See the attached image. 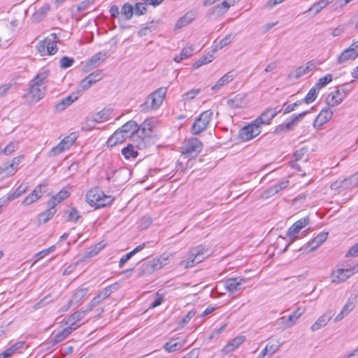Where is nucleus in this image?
I'll use <instances>...</instances> for the list:
<instances>
[{
	"instance_id": "nucleus-41",
	"label": "nucleus",
	"mask_w": 358,
	"mask_h": 358,
	"mask_svg": "<svg viewBox=\"0 0 358 358\" xmlns=\"http://www.w3.org/2000/svg\"><path fill=\"white\" fill-rule=\"evenodd\" d=\"M333 0H320L319 1L313 4L307 10L308 11H314V15L318 14L322 9L325 8L329 3H330Z\"/></svg>"
},
{
	"instance_id": "nucleus-27",
	"label": "nucleus",
	"mask_w": 358,
	"mask_h": 358,
	"mask_svg": "<svg viewBox=\"0 0 358 358\" xmlns=\"http://www.w3.org/2000/svg\"><path fill=\"white\" fill-rule=\"evenodd\" d=\"M89 310V306L87 310H80L73 313L69 318L67 324H69L71 327H74L75 330L80 327L81 320L85 316Z\"/></svg>"
},
{
	"instance_id": "nucleus-9",
	"label": "nucleus",
	"mask_w": 358,
	"mask_h": 358,
	"mask_svg": "<svg viewBox=\"0 0 358 358\" xmlns=\"http://www.w3.org/2000/svg\"><path fill=\"white\" fill-rule=\"evenodd\" d=\"M169 257L166 254H162L158 257L152 259L150 262L142 266L140 275H144L147 271L152 273L155 271L162 268L169 263Z\"/></svg>"
},
{
	"instance_id": "nucleus-25",
	"label": "nucleus",
	"mask_w": 358,
	"mask_h": 358,
	"mask_svg": "<svg viewBox=\"0 0 358 358\" xmlns=\"http://www.w3.org/2000/svg\"><path fill=\"white\" fill-rule=\"evenodd\" d=\"M306 308L304 307H299L295 311L290 314L288 317L285 320L284 317L282 324L285 327H290L293 326L299 317L305 313Z\"/></svg>"
},
{
	"instance_id": "nucleus-8",
	"label": "nucleus",
	"mask_w": 358,
	"mask_h": 358,
	"mask_svg": "<svg viewBox=\"0 0 358 358\" xmlns=\"http://www.w3.org/2000/svg\"><path fill=\"white\" fill-rule=\"evenodd\" d=\"M50 36L51 38L47 37L38 43L36 48L41 56L52 55L57 52L58 48L55 41L56 34H52Z\"/></svg>"
},
{
	"instance_id": "nucleus-15",
	"label": "nucleus",
	"mask_w": 358,
	"mask_h": 358,
	"mask_svg": "<svg viewBox=\"0 0 358 358\" xmlns=\"http://www.w3.org/2000/svg\"><path fill=\"white\" fill-rule=\"evenodd\" d=\"M334 115V112L331 109V106L324 108L315 118L313 126L314 127H320L329 121Z\"/></svg>"
},
{
	"instance_id": "nucleus-24",
	"label": "nucleus",
	"mask_w": 358,
	"mask_h": 358,
	"mask_svg": "<svg viewBox=\"0 0 358 358\" xmlns=\"http://www.w3.org/2000/svg\"><path fill=\"white\" fill-rule=\"evenodd\" d=\"M241 0H224L221 3L213 7L210 12L211 14L222 15L224 14L231 6H233L236 3Z\"/></svg>"
},
{
	"instance_id": "nucleus-51",
	"label": "nucleus",
	"mask_w": 358,
	"mask_h": 358,
	"mask_svg": "<svg viewBox=\"0 0 358 358\" xmlns=\"http://www.w3.org/2000/svg\"><path fill=\"white\" fill-rule=\"evenodd\" d=\"M198 259L195 256H191L189 259L182 260L180 262V265L182 266L185 268H191L194 266L196 264H199L197 262Z\"/></svg>"
},
{
	"instance_id": "nucleus-2",
	"label": "nucleus",
	"mask_w": 358,
	"mask_h": 358,
	"mask_svg": "<svg viewBox=\"0 0 358 358\" xmlns=\"http://www.w3.org/2000/svg\"><path fill=\"white\" fill-rule=\"evenodd\" d=\"M49 74L48 69H42L31 80L29 88L31 102L36 103L45 96Z\"/></svg>"
},
{
	"instance_id": "nucleus-3",
	"label": "nucleus",
	"mask_w": 358,
	"mask_h": 358,
	"mask_svg": "<svg viewBox=\"0 0 358 358\" xmlns=\"http://www.w3.org/2000/svg\"><path fill=\"white\" fill-rule=\"evenodd\" d=\"M85 200L88 204L95 209L110 206L114 198L111 195H106L99 188H92L86 194Z\"/></svg>"
},
{
	"instance_id": "nucleus-59",
	"label": "nucleus",
	"mask_w": 358,
	"mask_h": 358,
	"mask_svg": "<svg viewBox=\"0 0 358 358\" xmlns=\"http://www.w3.org/2000/svg\"><path fill=\"white\" fill-rule=\"evenodd\" d=\"M164 301V294L157 292L154 301L150 305V308H155L160 306Z\"/></svg>"
},
{
	"instance_id": "nucleus-58",
	"label": "nucleus",
	"mask_w": 358,
	"mask_h": 358,
	"mask_svg": "<svg viewBox=\"0 0 358 358\" xmlns=\"http://www.w3.org/2000/svg\"><path fill=\"white\" fill-rule=\"evenodd\" d=\"M91 80V83L94 84L102 79V71L100 70L95 71L87 76Z\"/></svg>"
},
{
	"instance_id": "nucleus-28",
	"label": "nucleus",
	"mask_w": 358,
	"mask_h": 358,
	"mask_svg": "<svg viewBox=\"0 0 358 358\" xmlns=\"http://www.w3.org/2000/svg\"><path fill=\"white\" fill-rule=\"evenodd\" d=\"M280 347V343L278 340L271 339L270 340L265 348L262 350V351L259 355V358H263L265 356L269 355H271L274 354Z\"/></svg>"
},
{
	"instance_id": "nucleus-35",
	"label": "nucleus",
	"mask_w": 358,
	"mask_h": 358,
	"mask_svg": "<svg viewBox=\"0 0 358 358\" xmlns=\"http://www.w3.org/2000/svg\"><path fill=\"white\" fill-rule=\"evenodd\" d=\"M77 99V96L73 94L67 96L55 105L56 111H62Z\"/></svg>"
},
{
	"instance_id": "nucleus-61",
	"label": "nucleus",
	"mask_w": 358,
	"mask_h": 358,
	"mask_svg": "<svg viewBox=\"0 0 358 358\" xmlns=\"http://www.w3.org/2000/svg\"><path fill=\"white\" fill-rule=\"evenodd\" d=\"M95 0H84L77 6V9L79 11H83L87 9L90 5L94 3Z\"/></svg>"
},
{
	"instance_id": "nucleus-42",
	"label": "nucleus",
	"mask_w": 358,
	"mask_h": 358,
	"mask_svg": "<svg viewBox=\"0 0 358 358\" xmlns=\"http://www.w3.org/2000/svg\"><path fill=\"white\" fill-rule=\"evenodd\" d=\"M328 232H322L319 234L315 238H314L311 243V249L314 250L320 246L327 238Z\"/></svg>"
},
{
	"instance_id": "nucleus-17",
	"label": "nucleus",
	"mask_w": 358,
	"mask_h": 358,
	"mask_svg": "<svg viewBox=\"0 0 358 358\" xmlns=\"http://www.w3.org/2000/svg\"><path fill=\"white\" fill-rule=\"evenodd\" d=\"M280 112L277 108H268L264 110L259 117L255 119V122L259 124L260 127L263 124H270L271 120L275 117V115Z\"/></svg>"
},
{
	"instance_id": "nucleus-34",
	"label": "nucleus",
	"mask_w": 358,
	"mask_h": 358,
	"mask_svg": "<svg viewBox=\"0 0 358 358\" xmlns=\"http://www.w3.org/2000/svg\"><path fill=\"white\" fill-rule=\"evenodd\" d=\"M243 280L240 278H229L225 281V287L230 292H234L241 289Z\"/></svg>"
},
{
	"instance_id": "nucleus-22",
	"label": "nucleus",
	"mask_w": 358,
	"mask_h": 358,
	"mask_svg": "<svg viewBox=\"0 0 358 358\" xmlns=\"http://www.w3.org/2000/svg\"><path fill=\"white\" fill-rule=\"evenodd\" d=\"M185 345V340L177 338H172L166 342L164 348L167 352H173L182 350Z\"/></svg>"
},
{
	"instance_id": "nucleus-14",
	"label": "nucleus",
	"mask_w": 358,
	"mask_h": 358,
	"mask_svg": "<svg viewBox=\"0 0 358 358\" xmlns=\"http://www.w3.org/2000/svg\"><path fill=\"white\" fill-rule=\"evenodd\" d=\"M27 348L25 341H17L0 353V358H9L15 354H20Z\"/></svg>"
},
{
	"instance_id": "nucleus-39",
	"label": "nucleus",
	"mask_w": 358,
	"mask_h": 358,
	"mask_svg": "<svg viewBox=\"0 0 358 358\" xmlns=\"http://www.w3.org/2000/svg\"><path fill=\"white\" fill-rule=\"evenodd\" d=\"M234 78V75L231 74V73L224 74L221 78L219 79L216 84L212 87V90L216 91L220 90L221 87L232 81Z\"/></svg>"
},
{
	"instance_id": "nucleus-48",
	"label": "nucleus",
	"mask_w": 358,
	"mask_h": 358,
	"mask_svg": "<svg viewBox=\"0 0 358 358\" xmlns=\"http://www.w3.org/2000/svg\"><path fill=\"white\" fill-rule=\"evenodd\" d=\"M19 148L18 141L10 142L3 149V154L10 155Z\"/></svg>"
},
{
	"instance_id": "nucleus-32",
	"label": "nucleus",
	"mask_w": 358,
	"mask_h": 358,
	"mask_svg": "<svg viewBox=\"0 0 358 358\" xmlns=\"http://www.w3.org/2000/svg\"><path fill=\"white\" fill-rule=\"evenodd\" d=\"M289 182L288 180H284L280 181L278 183H276V184L272 185L271 187L268 188L267 190L266 191L265 196L267 197V196H272V195H274V194L278 193L279 192L285 189L289 185Z\"/></svg>"
},
{
	"instance_id": "nucleus-55",
	"label": "nucleus",
	"mask_w": 358,
	"mask_h": 358,
	"mask_svg": "<svg viewBox=\"0 0 358 358\" xmlns=\"http://www.w3.org/2000/svg\"><path fill=\"white\" fill-rule=\"evenodd\" d=\"M234 38V36L232 34H227L224 38L220 41L217 46L220 49L229 45Z\"/></svg>"
},
{
	"instance_id": "nucleus-40",
	"label": "nucleus",
	"mask_w": 358,
	"mask_h": 358,
	"mask_svg": "<svg viewBox=\"0 0 358 358\" xmlns=\"http://www.w3.org/2000/svg\"><path fill=\"white\" fill-rule=\"evenodd\" d=\"M330 187H331V189L338 190L339 192H340V189L342 188L345 189L352 187V186H351V185H350L349 178H345L343 180H338L334 182L333 183H331Z\"/></svg>"
},
{
	"instance_id": "nucleus-5",
	"label": "nucleus",
	"mask_w": 358,
	"mask_h": 358,
	"mask_svg": "<svg viewBox=\"0 0 358 358\" xmlns=\"http://www.w3.org/2000/svg\"><path fill=\"white\" fill-rule=\"evenodd\" d=\"M357 271L355 266L347 268L336 266L330 273V280L334 284H341L345 282Z\"/></svg>"
},
{
	"instance_id": "nucleus-53",
	"label": "nucleus",
	"mask_w": 358,
	"mask_h": 358,
	"mask_svg": "<svg viewBox=\"0 0 358 358\" xmlns=\"http://www.w3.org/2000/svg\"><path fill=\"white\" fill-rule=\"evenodd\" d=\"M74 59L67 56H64L60 59L59 66L62 69H67L73 65Z\"/></svg>"
},
{
	"instance_id": "nucleus-20",
	"label": "nucleus",
	"mask_w": 358,
	"mask_h": 358,
	"mask_svg": "<svg viewBox=\"0 0 358 358\" xmlns=\"http://www.w3.org/2000/svg\"><path fill=\"white\" fill-rule=\"evenodd\" d=\"M315 68V64L310 61L308 62L305 66H301L295 71L290 72L288 75L289 78H294L296 79L300 78L301 76L308 73L310 71Z\"/></svg>"
},
{
	"instance_id": "nucleus-57",
	"label": "nucleus",
	"mask_w": 358,
	"mask_h": 358,
	"mask_svg": "<svg viewBox=\"0 0 358 358\" xmlns=\"http://www.w3.org/2000/svg\"><path fill=\"white\" fill-rule=\"evenodd\" d=\"M66 150V149L64 148V146L60 142L57 145L53 147L51 149V150L50 151L49 155L50 157H55V156L59 155L60 153H62V152H64Z\"/></svg>"
},
{
	"instance_id": "nucleus-47",
	"label": "nucleus",
	"mask_w": 358,
	"mask_h": 358,
	"mask_svg": "<svg viewBox=\"0 0 358 358\" xmlns=\"http://www.w3.org/2000/svg\"><path fill=\"white\" fill-rule=\"evenodd\" d=\"M27 190V186H24V185L21 184L15 190L14 192H13L11 194L8 195L6 201H10L12 200H14L19 196H20L23 193H24Z\"/></svg>"
},
{
	"instance_id": "nucleus-37",
	"label": "nucleus",
	"mask_w": 358,
	"mask_h": 358,
	"mask_svg": "<svg viewBox=\"0 0 358 358\" xmlns=\"http://www.w3.org/2000/svg\"><path fill=\"white\" fill-rule=\"evenodd\" d=\"M331 315L329 314H324L321 315L318 319L312 324L311 329L315 331L323 327H325L328 322L331 320Z\"/></svg>"
},
{
	"instance_id": "nucleus-62",
	"label": "nucleus",
	"mask_w": 358,
	"mask_h": 358,
	"mask_svg": "<svg viewBox=\"0 0 358 358\" xmlns=\"http://www.w3.org/2000/svg\"><path fill=\"white\" fill-rule=\"evenodd\" d=\"M75 137L71 136H68L65 137L61 143L64 146V148L68 150L74 143L75 141Z\"/></svg>"
},
{
	"instance_id": "nucleus-10",
	"label": "nucleus",
	"mask_w": 358,
	"mask_h": 358,
	"mask_svg": "<svg viewBox=\"0 0 358 358\" xmlns=\"http://www.w3.org/2000/svg\"><path fill=\"white\" fill-rule=\"evenodd\" d=\"M260 133L261 127L254 120L240 130L238 137L243 141H248L257 136Z\"/></svg>"
},
{
	"instance_id": "nucleus-12",
	"label": "nucleus",
	"mask_w": 358,
	"mask_h": 358,
	"mask_svg": "<svg viewBox=\"0 0 358 358\" xmlns=\"http://www.w3.org/2000/svg\"><path fill=\"white\" fill-rule=\"evenodd\" d=\"M70 194L71 193L67 188H63L56 195L53 196L48 202V206L49 207V214L50 215H55L56 213V206L69 198Z\"/></svg>"
},
{
	"instance_id": "nucleus-33",
	"label": "nucleus",
	"mask_w": 358,
	"mask_h": 358,
	"mask_svg": "<svg viewBox=\"0 0 358 358\" xmlns=\"http://www.w3.org/2000/svg\"><path fill=\"white\" fill-rule=\"evenodd\" d=\"M306 225H292L287 231L285 232L284 238H287L290 240H294L297 238H301L303 236V233L300 235V231Z\"/></svg>"
},
{
	"instance_id": "nucleus-64",
	"label": "nucleus",
	"mask_w": 358,
	"mask_h": 358,
	"mask_svg": "<svg viewBox=\"0 0 358 358\" xmlns=\"http://www.w3.org/2000/svg\"><path fill=\"white\" fill-rule=\"evenodd\" d=\"M348 50L355 58H357L358 57V41L352 43Z\"/></svg>"
},
{
	"instance_id": "nucleus-19",
	"label": "nucleus",
	"mask_w": 358,
	"mask_h": 358,
	"mask_svg": "<svg viewBox=\"0 0 358 358\" xmlns=\"http://www.w3.org/2000/svg\"><path fill=\"white\" fill-rule=\"evenodd\" d=\"M191 256H195L198 259L197 262H201L205 258L213 253V250L206 248L205 245H199L190 250Z\"/></svg>"
},
{
	"instance_id": "nucleus-38",
	"label": "nucleus",
	"mask_w": 358,
	"mask_h": 358,
	"mask_svg": "<svg viewBox=\"0 0 358 358\" xmlns=\"http://www.w3.org/2000/svg\"><path fill=\"white\" fill-rule=\"evenodd\" d=\"M106 246V244L101 241L94 245H92L88 248L87 251L85 252L84 257L85 259L90 258L92 257L96 256L99 253V252L103 250Z\"/></svg>"
},
{
	"instance_id": "nucleus-49",
	"label": "nucleus",
	"mask_w": 358,
	"mask_h": 358,
	"mask_svg": "<svg viewBox=\"0 0 358 358\" xmlns=\"http://www.w3.org/2000/svg\"><path fill=\"white\" fill-rule=\"evenodd\" d=\"M355 58L351 53L349 52L348 48L345 50L338 57V64H344L349 60L355 59Z\"/></svg>"
},
{
	"instance_id": "nucleus-30",
	"label": "nucleus",
	"mask_w": 358,
	"mask_h": 358,
	"mask_svg": "<svg viewBox=\"0 0 358 358\" xmlns=\"http://www.w3.org/2000/svg\"><path fill=\"white\" fill-rule=\"evenodd\" d=\"M308 112L306 111V112H303L299 115H293L292 116V120H290L289 122H286V123H283V124H280L277 129H276V131H289L291 129H292V128L294 127V124L299 120V119L303 117L306 113Z\"/></svg>"
},
{
	"instance_id": "nucleus-44",
	"label": "nucleus",
	"mask_w": 358,
	"mask_h": 358,
	"mask_svg": "<svg viewBox=\"0 0 358 358\" xmlns=\"http://www.w3.org/2000/svg\"><path fill=\"white\" fill-rule=\"evenodd\" d=\"M121 152L127 159H134L138 156V152L134 150L132 144H128L127 147L122 149Z\"/></svg>"
},
{
	"instance_id": "nucleus-36",
	"label": "nucleus",
	"mask_w": 358,
	"mask_h": 358,
	"mask_svg": "<svg viewBox=\"0 0 358 358\" xmlns=\"http://www.w3.org/2000/svg\"><path fill=\"white\" fill-rule=\"evenodd\" d=\"M75 330L74 327L69 325L66 328H64L62 331H58L53 338V343H58L64 340L66 337L70 335L73 331Z\"/></svg>"
},
{
	"instance_id": "nucleus-21",
	"label": "nucleus",
	"mask_w": 358,
	"mask_h": 358,
	"mask_svg": "<svg viewBox=\"0 0 358 358\" xmlns=\"http://www.w3.org/2000/svg\"><path fill=\"white\" fill-rule=\"evenodd\" d=\"M197 13L195 10L187 11L183 16L180 17L175 24L176 29H180L190 24L196 17Z\"/></svg>"
},
{
	"instance_id": "nucleus-43",
	"label": "nucleus",
	"mask_w": 358,
	"mask_h": 358,
	"mask_svg": "<svg viewBox=\"0 0 358 358\" xmlns=\"http://www.w3.org/2000/svg\"><path fill=\"white\" fill-rule=\"evenodd\" d=\"M320 89L315 85L308 92L303 101L306 103H313L317 97Z\"/></svg>"
},
{
	"instance_id": "nucleus-13",
	"label": "nucleus",
	"mask_w": 358,
	"mask_h": 358,
	"mask_svg": "<svg viewBox=\"0 0 358 358\" xmlns=\"http://www.w3.org/2000/svg\"><path fill=\"white\" fill-rule=\"evenodd\" d=\"M110 113L108 110H102L97 113L93 117L87 118V126L83 129L90 131L93 129L95 123L105 122L109 120Z\"/></svg>"
},
{
	"instance_id": "nucleus-46",
	"label": "nucleus",
	"mask_w": 358,
	"mask_h": 358,
	"mask_svg": "<svg viewBox=\"0 0 358 358\" xmlns=\"http://www.w3.org/2000/svg\"><path fill=\"white\" fill-rule=\"evenodd\" d=\"M121 14L127 20L131 19L134 14V7L130 3H125L121 8Z\"/></svg>"
},
{
	"instance_id": "nucleus-54",
	"label": "nucleus",
	"mask_w": 358,
	"mask_h": 358,
	"mask_svg": "<svg viewBox=\"0 0 358 358\" xmlns=\"http://www.w3.org/2000/svg\"><path fill=\"white\" fill-rule=\"evenodd\" d=\"M352 83H345L343 85L337 87L338 90L341 92V93L343 94V96L345 98L348 94L352 90L353 86L352 85Z\"/></svg>"
},
{
	"instance_id": "nucleus-63",
	"label": "nucleus",
	"mask_w": 358,
	"mask_h": 358,
	"mask_svg": "<svg viewBox=\"0 0 358 358\" xmlns=\"http://www.w3.org/2000/svg\"><path fill=\"white\" fill-rule=\"evenodd\" d=\"M13 87L11 83H6L0 86V98L6 96Z\"/></svg>"
},
{
	"instance_id": "nucleus-18",
	"label": "nucleus",
	"mask_w": 358,
	"mask_h": 358,
	"mask_svg": "<svg viewBox=\"0 0 358 358\" xmlns=\"http://www.w3.org/2000/svg\"><path fill=\"white\" fill-rule=\"evenodd\" d=\"M245 341L243 335L238 336L227 343L222 349L223 354L227 355L236 350Z\"/></svg>"
},
{
	"instance_id": "nucleus-52",
	"label": "nucleus",
	"mask_w": 358,
	"mask_h": 358,
	"mask_svg": "<svg viewBox=\"0 0 358 358\" xmlns=\"http://www.w3.org/2000/svg\"><path fill=\"white\" fill-rule=\"evenodd\" d=\"M147 8L145 3H136L134 7V13L136 15H141L146 13Z\"/></svg>"
},
{
	"instance_id": "nucleus-29",
	"label": "nucleus",
	"mask_w": 358,
	"mask_h": 358,
	"mask_svg": "<svg viewBox=\"0 0 358 358\" xmlns=\"http://www.w3.org/2000/svg\"><path fill=\"white\" fill-rule=\"evenodd\" d=\"M108 57V54L107 52H99L88 60L86 66L88 69H94L103 62Z\"/></svg>"
},
{
	"instance_id": "nucleus-16",
	"label": "nucleus",
	"mask_w": 358,
	"mask_h": 358,
	"mask_svg": "<svg viewBox=\"0 0 358 358\" xmlns=\"http://www.w3.org/2000/svg\"><path fill=\"white\" fill-rule=\"evenodd\" d=\"M115 286L111 285L103 289L96 296H95L89 303V310H92L93 307L100 303L102 301L107 299L115 289Z\"/></svg>"
},
{
	"instance_id": "nucleus-56",
	"label": "nucleus",
	"mask_w": 358,
	"mask_h": 358,
	"mask_svg": "<svg viewBox=\"0 0 358 358\" xmlns=\"http://www.w3.org/2000/svg\"><path fill=\"white\" fill-rule=\"evenodd\" d=\"M87 292V288H80L76 290L73 295V297L74 298L76 302H78V301L84 299L85 297Z\"/></svg>"
},
{
	"instance_id": "nucleus-31",
	"label": "nucleus",
	"mask_w": 358,
	"mask_h": 358,
	"mask_svg": "<svg viewBox=\"0 0 358 358\" xmlns=\"http://www.w3.org/2000/svg\"><path fill=\"white\" fill-rule=\"evenodd\" d=\"M127 141V138L122 134L117 129L115 131L108 139L106 145L108 147H114L117 144L123 143Z\"/></svg>"
},
{
	"instance_id": "nucleus-45",
	"label": "nucleus",
	"mask_w": 358,
	"mask_h": 358,
	"mask_svg": "<svg viewBox=\"0 0 358 358\" xmlns=\"http://www.w3.org/2000/svg\"><path fill=\"white\" fill-rule=\"evenodd\" d=\"M55 248H56L55 245H52L45 250H43L36 253L34 255V264L36 263L39 260L45 257L46 256H48L51 252H54L55 250Z\"/></svg>"
},
{
	"instance_id": "nucleus-11",
	"label": "nucleus",
	"mask_w": 358,
	"mask_h": 358,
	"mask_svg": "<svg viewBox=\"0 0 358 358\" xmlns=\"http://www.w3.org/2000/svg\"><path fill=\"white\" fill-rule=\"evenodd\" d=\"M203 144L196 138H192L183 143L182 152L189 156H196L202 150Z\"/></svg>"
},
{
	"instance_id": "nucleus-50",
	"label": "nucleus",
	"mask_w": 358,
	"mask_h": 358,
	"mask_svg": "<svg viewBox=\"0 0 358 358\" xmlns=\"http://www.w3.org/2000/svg\"><path fill=\"white\" fill-rule=\"evenodd\" d=\"M331 81H332V75L328 73V74L325 75L324 76L321 77L315 85L320 89H321L322 87L326 86Z\"/></svg>"
},
{
	"instance_id": "nucleus-26",
	"label": "nucleus",
	"mask_w": 358,
	"mask_h": 358,
	"mask_svg": "<svg viewBox=\"0 0 358 358\" xmlns=\"http://www.w3.org/2000/svg\"><path fill=\"white\" fill-rule=\"evenodd\" d=\"M344 99L345 97L336 88L328 94L326 98V103L328 106L334 107L340 104Z\"/></svg>"
},
{
	"instance_id": "nucleus-1",
	"label": "nucleus",
	"mask_w": 358,
	"mask_h": 358,
	"mask_svg": "<svg viewBox=\"0 0 358 358\" xmlns=\"http://www.w3.org/2000/svg\"><path fill=\"white\" fill-rule=\"evenodd\" d=\"M122 135L127 138H134L136 136L140 138V141L137 140L136 146L138 148H143L145 145L143 143V138L150 136L151 135L150 122L145 120L141 125L138 126L134 120H129L122 126L118 129Z\"/></svg>"
},
{
	"instance_id": "nucleus-4",
	"label": "nucleus",
	"mask_w": 358,
	"mask_h": 358,
	"mask_svg": "<svg viewBox=\"0 0 358 358\" xmlns=\"http://www.w3.org/2000/svg\"><path fill=\"white\" fill-rule=\"evenodd\" d=\"M167 92L166 87H159L145 99L140 107L142 112H148L158 109L162 104Z\"/></svg>"
},
{
	"instance_id": "nucleus-23",
	"label": "nucleus",
	"mask_w": 358,
	"mask_h": 358,
	"mask_svg": "<svg viewBox=\"0 0 358 358\" xmlns=\"http://www.w3.org/2000/svg\"><path fill=\"white\" fill-rule=\"evenodd\" d=\"M44 192L45 191L43 190V185H37L34 189L24 199L22 203L24 206L31 205L39 199Z\"/></svg>"
},
{
	"instance_id": "nucleus-60",
	"label": "nucleus",
	"mask_w": 358,
	"mask_h": 358,
	"mask_svg": "<svg viewBox=\"0 0 358 358\" xmlns=\"http://www.w3.org/2000/svg\"><path fill=\"white\" fill-rule=\"evenodd\" d=\"M354 307V303L348 300L345 304L340 314L342 315L343 316L346 315L353 310Z\"/></svg>"
},
{
	"instance_id": "nucleus-6",
	"label": "nucleus",
	"mask_w": 358,
	"mask_h": 358,
	"mask_svg": "<svg viewBox=\"0 0 358 358\" xmlns=\"http://www.w3.org/2000/svg\"><path fill=\"white\" fill-rule=\"evenodd\" d=\"M213 112L207 110L202 112L197 117L192 125V132L194 135H199L204 131L213 118Z\"/></svg>"
},
{
	"instance_id": "nucleus-7",
	"label": "nucleus",
	"mask_w": 358,
	"mask_h": 358,
	"mask_svg": "<svg viewBox=\"0 0 358 358\" xmlns=\"http://www.w3.org/2000/svg\"><path fill=\"white\" fill-rule=\"evenodd\" d=\"M24 159V155H19L3 163L0 166V180L15 175L18 170L19 164Z\"/></svg>"
}]
</instances>
